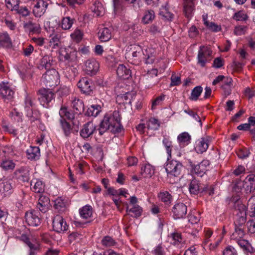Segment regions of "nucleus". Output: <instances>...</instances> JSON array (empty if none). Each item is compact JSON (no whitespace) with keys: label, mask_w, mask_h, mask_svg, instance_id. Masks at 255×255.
Masks as SVG:
<instances>
[{"label":"nucleus","mask_w":255,"mask_h":255,"mask_svg":"<svg viewBox=\"0 0 255 255\" xmlns=\"http://www.w3.org/2000/svg\"><path fill=\"white\" fill-rule=\"evenodd\" d=\"M235 241L245 252L251 253L254 252V248L251 246L248 241L243 239L242 238Z\"/></svg>","instance_id":"31"},{"label":"nucleus","mask_w":255,"mask_h":255,"mask_svg":"<svg viewBox=\"0 0 255 255\" xmlns=\"http://www.w3.org/2000/svg\"><path fill=\"white\" fill-rule=\"evenodd\" d=\"M245 228L235 226V231L231 236L232 240L236 241L239 239H242L245 235Z\"/></svg>","instance_id":"38"},{"label":"nucleus","mask_w":255,"mask_h":255,"mask_svg":"<svg viewBox=\"0 0 255 255\" xmlns=\"http://www.w3.org/2000/svg\"><path fill=\"white\" fill-rule=\"evenodd\" d=\"M25 218L26 222L29 226L36 227L40 224L39 218L33 212L26 213Z\"/></svg>","instance_id":"20"},{"label":"nucleus","mask_w":255,"mask_h":255,"mask_svg":"<svg viewBox=\"0 0 255 255\" xmlns=\"http://www.w3.org/2000/svg\"><path fill=\"white\" fill-rule=\"evenodd\" d=\"M183 169L184 166L180 161L167 159L165 170L170 183L173 184L178 181Z\"/></svg>","instance_id":"2"},{"label":"nucleus","mask_w":255,"mask_h":255,"mask_svg":"<svg viewBox=\"0 0 255 255\" xmlns=\"http://www.w3.org/2000/svg\"><path fill=\"white\" fill-rule=\"evenodd\" d=\"M212 51L208 46L200 47L198 54V63L202 67H205L206 64L212 58Z\"/></svg>","instance_id":"5"},{"label":"nucleus","mask_w":255,"mask_h":255,"mask_svg":"<svg viewBox=\"0 0 255 255\" xmlns=\"http://www.w3.org/2000/svg\"><path fill=\"white\" fill-rule=\"evenodd\" d=\"M160 126V123L158 120L154 118H150L147 124L148 129L150 128L153 130H157Z\"/></svg>","instance_id":"54"},{"label":"nucleus","mask_w":255,"mask_h":255,"mask_svg":"<svg viewBox=\"0 0 255 255\" xmlns=\"http://www.w3.org/2000/svg\"><path fill=\"white\" fill-rule=\"evenodd\" d=\"M245 183L246 184L255 189V175L250 174L247 176L246 178Z\"/></svg>","instance_id":"59"},{"label":"nucleus","mask_w":255,"mask_h":255,"mask_svg":"<svg viewBox=\"0 0 255 255\" xmlns=\"http://www.w3.org/2000/svg\"><path fill=\"white\" fill-rule=\"evenodd\" d=\"M59 115L62 118L61 120L67 119L69 120H74V115L68 111L65 107H62L59 111Z\"/></svg>","instance_id":"41"},{"label":"nucleus","mask_w":255,"mask_h":255,"mask_svg":"<svg viewBox=\"0 0 255 255\" xmlns=\"http://www.w3.org/2000/svg\"><path fill=\"white\" fill-rule=\"evenodd\" d=\"M158 197L166 205H169L171 202L172 196L167 191L160 192L158 194Z\"/></svg>","instance_id":"44"},{"label":"nucleus","mask_w":255,"mask_h":255,"mask_svg":"<svg viewBox=\"0 0 255 255\" xmlns=\"http://www.w3.org/2000/svg\"><path fill=\"white\" fill-rule=\"evenodd\" d=\"M93 83L91 80L84 77L80 79L77 83L78 87L81 91L86 94H90L92 91Z\"/></svg>","instance_id":"14"},{"label":"nucleus","mask_w":255,"mask_h":255,"mask_svg":"<svg viewBox=\"0 0 255 255\" xmlns=\"http://www.w3.org/2000/svg\"><path fill=\"white\" fill-rule=\"evenodd\" d=\"M13 191V186L10 182L8 181H0V192L4 195H8Z\"/></svg>","instance_id":"26"},{"label":"nucleus","mask_w":255,"mask_h":255,"mask_svg":"<svg viewBox=\"0 0 255 255\" xmlns=\"http://www.w3.org/2000/svg\"><path fill=\"white\" fill-rule=\"evenodd\" d=\"M96 131V126L92 122H89L83 126L80 131V135L82 137L86 138L90 137Z\"/></svg>","instance_id":"15"},{"label":"nucleus","mask_w":255,"mask_h":255,"mask_svg":"<svg viewBox=\"0 0 255 255\" xmlns=\"http://www.w3.org/2000/svg\"><path fill=\"white\" fill-rule=\"evenodd\" d=\"M122 126L121 124V118L119 111H115L113 114H106L101 122L98 128L99 134L102 135L107 131L109 130L113 133L121 131Z\"/></svg>","instance_id":"1"},{"label":"nucleus","mask_w":255,"mask_h":255,"mask_svg":"<svg viewBox=\"0 0 255 255\" xmlns=\"http://www.w3.org/2000/svg\"><path fill=\"white\" fill-rule=\"evenodd\" d=\"M223 255H237V253L234 247L229 246L224 250Z\"/></svg>","instance_id":"64"},{"label":"nucleus","mask_w":255,"mask_h":255,"mask_svg":"<svg viewBox=\"0 0 255 255\" xmlns=\"http://www.w3.org/2000/svg\"><path fill=\"white\" fill-rule=\"evenodd\" d=\"M101 107L98 105H93L88 108L86 112L85 113V116L90 117L93 116L96 117L100 113L101 111Z\"/></svg>","instance_id":"35"},{"label":"nucleus","mask_w":255,"mask_h":255,"mask_svg":"<svg viewBox=\"0 0 255 255\" xmlns=\"http://www.w3.org/2000/svg\"><path fill=\"white\" fill-rule=\"evenodd\" d=\"M12 45V41L8 34L7 32L0 33V46L5 48H10Z\"/></svg>","instance_id":"25"},{"label":"nucleus","mask_w":255,"mask_h":255,"mask_svg":"<svg viewBox=\"0 0 255 255\" xmlns=\"http://www.w3.org/2000/svg\"><path fill=\"white\" fill-rule=\"evenodd\" d=\"M99 68V63L95 59H89L85 63V71L87 74L90 76L95 75Z\"/></svg>","instance_id":"12"},{"label":"nucleus","mask_w":255,"mask_h":255,"mask_svg":"<svg viewBox=\"0 0 255 255\" xmlns=\"http://www.w3.org/2000/svg\"><path fill=\"white\" fill-rule=\"evenodd\" d=\"M154 173V169L149 164H145L141 167L140 174L144 178L151 177Z\"/></svg>","instance_id":"34"},{"label":"nucleus","mask_w":255,"mask_h":255,"mask_svg":"<svg viewBox=\"0 0 255 255\" xmlns=\"http://www.w3.org/2000/svg\"><path fill=\"white\" fill-rule=\"evenodd\" d=\"M79 213L82 218L87 219L92 215V208L90 205H86L79 210Z\"/></svg>","instance_id":"39"},{"label":"nucleus","mask_w":255,"mask_h":255,"mask_svg":"<svg viewBox=\"0 0 255 255\" xmlns=\"http://www.w3.org/2000/svg\"><path fill=\"white\" fill-rule=\"evenodd\" d=\"M52 226L54 231L59 233L64 232L68 229V225L64 221L63 218L59 215L54 217Z\"/></svg>","instance_id":"8"},{"label":"nucleus","mask_w":255,"mask_h":255,"mask_svg":"<svg viewBox=\"0 0 255 255\" xmlns=\"http://www.w3.org/2000/svg\"><path fill=\"white\" fill-rule=\"evenodd\" d=\"M15 178L20 182H28L30 179V170L27 166H22L14 172Z\"/></svg>","instance_id":"7"},{"label":"nucleus","mask_w":255,"mask_h":255,"mask_svg":"<svg viewBox=\"0 0 255 255\" xmlns=\"http://www.w3.org/2000/svg\"><path fill=\"white\" fill-rule=\"evenodd\" d=\"M59 74L54 69L47 70L42 76V81L46 86L52 87L59 83Z\"/></svg>","instance_id":"4"},{"label":"nucleus","mask_w":255,"mask_h":255,"mask_svg":"<svg viewBox=\"0 0 255 255\" xmlns=\"http://www.w3.org/2000/svg\"><path fill=\"white\" fill-rule=\"evenodd\" d=\"M44 184L40 180H36L32 187V191L35 193H41L44 191Z\"/></svg>","instance_id":"53"},{"label":"nucleus","mask_w":255,"mask_h":255,"mask_svg":"<svg viewBox=\"0 0 255 255\" xmlns=\"http://www.w3.org/2000/svg\"><path fill=\"white\" fill-rule=\"evenodd\" d=\"M55 94L51 89L42 88L38 91V100L41 105L48 108L50 104L54 101Z\"/></svg>","instance_id":"3"},{"label":"nucleus","mask_w":255,"mask_h":255,"mask_svg":"<svg viewBox=\"0 0 255 255\" xmlns=\"http://www.w3.org/2000/svg\"><path fill=\"white\" fill-rule=\"evenodd\" d=\"M71 107L75 114H82L84 110V105L83 101L79 98L73 97L71 99Z\"/></svg>","instance_id":"16"},{"label":"nucleus","mask_w":255,"mask_h":255,"mask_svg":"<svg viewBox=\"0 0 255 255\" xmlns=\"http://www.w3.org/2000/svg\"><path fill=\"white\" fill-rule=\"evenodd\" d=\"M50 203L49 198L44 195L40 196L36 208L42 213H45L48 209Z\"/></svg>","instance_id":"19"},{"label":"nucleus","mask_w":255,"mask_h":255,"mask_svg":"<svg viewBox=\"0 0 255 255\" xmlns=\"http://www.w3.org/2000/svg\"><path fill=\"white\" fill-rule=\"evenodd\" d=\"M169 8L168 2H166L164 5L162 6L159 12V14L164 17L165 19L171 20L173 18L174 15L169 11Z\"/></svg>","instance_id":"33"},{"label":"nucleus","mask_w":255,"mask_h":255,"mask_svg":"<svg viewBox=\"0 0 255 255\" xmlns=\"http://www.w3.org/2000/svg\"><path fill=\"white\" fill-rule=\"evenodd\" d=\"M162 143L166 148V152L168 154L167 159L169 160L171 158L172 142L168 139L164 138Z\"/></svg>","instance_id":"50"},{"label":"nucleus","mask_w":255,"mask_h":255,"mask_svg":"<svg viewBox=\"0 0 255 255\" xmlns=\"http://www.w3.org/2000/svg\"><path fill=\"white\" fill-rule=\"evenodd\" d=\"M103 246L106 247L113 246L115 245V241L109 236L105 237L101 241Z\"/></svg>","instance_id":"57"},{"label":"nucleus","mask_w":255,"mask_h":255,"mask_svg":"<svg viewBox=\"0 0 255 255\" xmlns=\"http://www.w3.org/2000/svg\"><path fill=\"white\" fill-rule=\"evenodd\" d=\"M187 207L182 203L176 204L172 208V212L175 219L184 218L187 214Z\"/></svg>","instance_id":"9"},{"label":"nucleus","mask_w":255,"mask_h":255,"mask_svg":"<svg viewBox=\"0 0 255 255\" xmlns=\"http://www.w3.org/2000/svg\"><path fill=\"white\" fill-rule=\"evenodd\" d=\"M232 86V79L230 77H227L226 80L224 81V84L221 87L224 90L225 95L226 96L231 94Z\"/></svg>","instance_id":"32"},{"label":"nucleus","mask_w":255,"mask_h":255,"mask_svg":"<svg viewBox=\"0 0 255 255\" xmlns=\"http://www.w3.org/2000/svg\"><path fill=\"white\" fill-rule=\"evenodd\" d=\"M123 0H113L115 11L119 12L123 10Z\"/></svg>","instance_id":"62"},{"label":"nucleus","mask_w":255,"mask_h":255,"mask_svg":"<svg viewBox=\"0 0 255 255\" xmlns=\"http://www.w3.org/2000/svg\"><path fill=\"white\" fill-rule=\"evenodd\" d=\"M66 201L61 197H58L54 200V208L58 212H63L66 209Z\"/></svg>","instance_id":"37"},{"label":"nucleus","mask_w":255,"mask_h":255,"mask_svg":"<svg viewBox=\"0 0 255 255\" xmlns=\"http://www.w3.org/2000/svg\"><path fill=\"white\" fill-rule=\"evenodd\" d=\"M171 237L174 241V245L179 246L180 244H181V245L184 244V241L182 237L181 233L178 232L173 233L171 234Z\"/></svg>","instance_id":"49"},{"label":"nucleus","mask_w":255,"mask_h":255,"mask_svg":"<svg viewBox=\"0 0 255 255\" xmlns=\"http://www.w3.org/2000/svg\"><path fill=\"white\" fill-rule=\"evenodd\" d=\"M118 76L122 79H128L131 77V71L124 65L120 64L117 69Z\"/></svg>","instance_id":"21"},{"label":"nucleus","mask_w":255,"mask_h":255,"mask_svg":"<svg viewBox=\"0 0 255 255\" xmlns=\"http://www.w3.org/2000/svg\"><path fill=\"white\" fill-rule=\"evenodd\" d=\"M60 37L59 34L51 35L49 39L50 45L53 46V47L55 46H58L60 41Z\"/></svg>","instance_id":"60"},{"label":"nucleus","mask_w":255,"mask_h":255,"mask_svg":"<svg viewBox=\"0 0 255 255\" xmlns=\"http://www.w3.org/2000/svg\"><path fill=\"white\" fill-rule=\"evenodd\" d=\"M49 0H36L33 8V13L36 17H40L46 11L49 4Z\"/></svg>","instance_id":"10"},{"label":"nucleus","mask_w":255,"mask_h":255,"mask_svg":"<svg viewBox=\"0 0 255 255\" xmlns=\"http://www.w3.org/2000/svg\"><path fill=\"white\" fill-rule=\"evenodd\" d=\"M205 25L208 29L213 32H218L221 30V27L220 25L216 24L213 22L206 21Z\"/></svg>","instance_id":"56"},{"label":"nucleus","mask_w":255,"mask_h":255,"mask_svg":"<svg viewBox=\"0 0 255 255\" xmlns=\"http://www.w3.org/2000/svg\"><path fill=\"white\" fill-rule=\"evenodd\" d=\"M99 39L102 42L109 41L112 37L111 28L104 27L98 32Z\"/></svg>","instance_id":"28"},{"label":"nucleus","mask_w":255,"mask_h":255,"mask_svg":"<svg viewBox=\"0 0 255 255\" xmlns=\"http://www.w3.org/2000/svg\"><path fill=\"white\" fill-rule=\"evenodd\" d=\"M127 213L134 218H138L141 215L142 209L138 205L129 207L127 206L126 208Z\"/></svg>","instance_id":"24"},{"label":"nucleus","mask_w":255,"mask_h":255,"mask_svg":"<svg viewBox=\"0 0 255 255\" xmlns=\"http://www.w3.org/2000/svg\"><path fill=\"white\" fill-rule=\"evenodd\" d=\"M189 190L191 194L194 195H197L199 193L203 192V189L201 188V184L196 179H193L190 182Z\"/></svg>","instance_id":"23"},{"label":"nucleus","mask_w":255,"mask_h":255,"mask_svg":"<svg viewBox=\"0 0 255 255\" xmlns=\"http://www.w3.org/2000/svg\"><path fill=\"white\" fill-rule=\"evenodd\" d=\"M74 19L71 18L69 16L63 18L61 21V27L65 30L69 29L73 23Z\"/></svg>","instance_id":"48"},{"label":"nucleus","mask_w":255,"mask_h":255,"mask_svg":"<svg viewBox=\"0 0 255 255\" xmlns=\"http://www.w3.org/2000/svg\"><path fill=\"white\" fill-rule=\"evenodd\" d=\"M53 62V58L51 56L46 55L40 60L38 68L40 70H43L44 69L48 70L51 69Z\"/></svg>","instance_id":"18"},{"label":"nucleus","mask_w":255,"mask_h":255,"mask_svg":"<svg viewBox=\"0 0 255 255\" xmlns=\"http://www.w3.org/2000/svg\"><path fill=\"white\" fill-rule=\"evenodd\" d=\"M83 34L79 29H76L71 34V37L76 42H79L82 38Z\"/></svg>","instance_id":"61"},{"label":"nucleus","mask_w":255,"mask_h":255,"mask_svg":"<svg viewBox=\"0 0 255 255\" xmlns=\"http://www.w3.org/2000/svg\"><path fill=\"white\" fill-rule=\"evenodd\" d=\"M208 140L205 138H201L198 140L195 147V150L198 153L205 152L208 148Z\"/></svg>","instance_id":"30"},{"label":"nucleus","mask_w":255,"mask_h":255,"mask_svg":"<svg viewBox=\"0 0 255 255\" xmlns=\"http://www.w3.org/2000/svg\"><path fill=\"white\" fill-rule=\"evenodd\" d=\"M23 27L25 31L29 32V34L39 33L40 32V27L39 24L29 20L25 22Z\"/></svg>","instance_id":"17"},{"label":"nucleus","mask_w":255,"mask_h":255,"mask_svg":"<svg viewBox=\"0 0 255 255\" xmlns=\"http://www.w3.org/2000/svg\"><path fill=\"white\" fill-rule=\"evenodd\" d=\"M14 92L8 83H3L0 86V96L5 102H8L13 97Z\"/></svg>","instance_id":"11"},{"label":"nucleus","mask_w":255,"mask_h":255,"mask_svg":"<svg viewBox=\"0 0 255 255\" xmlns=\"http://www.w3.org/2000/svg\"><path fill=\"white\" fill-rule=\"evenodd\" d=\"M203 88L198 86L195 87L192 91L189 99L192 101H197L202 92Z\"/></svg>","instance_id":"47"},{"label":"nucleus","mask_w":255,"mask_h":255,"mask_svg":"<svg viewBox=\"0 0 255 255\" xmlns=\"http://www.w3.org/2000/svg\"><path fill=\"white\" fill-rule=\"evenodd\" d=\"M155 13L153 10L150 9L145 11L144 16L142 18V21L144 24H148L154 19Z\"/></svg>","instance_id":"42"},{"label":"nucleus","mask_w":255,"mask_h":255,"mask_svg":"<svg viewBox=\"0 0 255 255\" xmlns=\"http://www.w3.org/2000/svg\"><path fill=\"white\" fill-rule=\"evenodd\" d=\"M194 1L195 0H184V11L187 17L191 16L194 9Z\"/></svg>","instance_id":"29"},{"label":"nucleus","mask_w":255,"mask_h":255,"mask_svg":"<svg viewBox=\"0 0 255 255\" xmlns=\"http://www.w3.org/2000/svg\"><path fill=\"white\" fill-rule=\"evenodd\" d=\"M62 128L64 134L66 136H70L72 128L69 123H67L65 119L60 120Z\"/></svg>","instance_id":"51"},{"label":"nucleus","mask_w":255,"mask_h":255,"mask_svg":"<svg viewBox=\"0 0 255 255\" xmlns=\"http://www.w3.org/2000/svg\"><path fill=\"white\" fill-rule=\"evenodd\" d=\"M142 54L141 47L139 45L133 44L127 47L125 57L133 62L139 59Z\"/></svg>","instance_id":"6"},{"label":"nucleus","mask_w":255,"mask_h":255,"mask_svg":"<svg viewBox=\"0 0 255 255\" xmlns=\"http://www.w3.org/2000/svg\"><path fill=\"white\" fill-rule=\"evenodd\" d=\"M135 96L134 93H132L130 92H127L126 93L122 95L121 96H118V99L119 100L121 99L123 101L124 103L125 104H131V100Z\"/></svg>","instance_id":"46"},{"label":"nucleus","mask_w":255,"mask_h":255,"mask_svg":"<svg viewBox=\"0 0 255 255\" xmlns=\"http://www.w3.org/2000/svg\"><path fill=\"white\" fill-rule=\"evenodd\" d=\"M15 165V162L12 160L5 158L2 159L0 167L4 171L11 172L14 169Z\"/></svg>","instance_id":"27"},{"label":"nucleus","mask_w":255,"mask_h":255,"mask_svg":"<svg viewBox=\"0 0 255 255\" xmlns=\"http://www.w3.org/2000/svg\"><path fill=\"white\" fill-rule=\"evenodd\" d=\"M251 216H253L254 218L252 220H249L248 223V230L249 232L253 234L255 233V212L253 213Z\"/></svg>","instance_id":"58"},{"label":"nucleus","mask_w":255,"mask_h":255,"mask_svg":"<svg viewBox=\"0 0 255 255\" xmlns=\"http://www.w3.org/2000/svg\"><path fill=\"white\" fill-rule=\"evenodd\" d=\"M5 1L7 8L11 9V10L18 9L19 0H5Z\"/></svg>","instance_id":"55"},{"label":"nucleus","mask_w":255,"mask_h":255,"mask_svg":"<svg viewBox=\"0 0 255 255\" xmlns=\"http://www.w3.org/2000/svg\"><path fill=\"white\" fill-rule=\"evenodd\" d=\"M1 152L6 158V157H9L12 155L13 149L11 146H5L1 148Z\"/></svg>","instance_id":"63"},{"label":"nucleus","mask_w":255,"mask_h":255,"mask_svg":"<svg viewBox=\"0 0 255 255\" xmlns=\"http://www.w3.org/2000/svg\"><path fill=\"white\" fill-rule=\"evenodd\" d=\"M25 109L27 111V115L30 117L31 116L32 112L30 108L32 107L34 105L33 100L31 96L27 95L24 101Z\"/></svg>","instance_id":"43"},{"label":"nucleus","mask_w":255,"mask_h":255,"mask_svg":"<svg viewBox=\"0 0 255 255\" xmlns=\"http://www.w3.org/2000/svg\"><path fill=\"white\" fill-rule=\"evenodd\" d=\"M246 222V215L243 212L242 215L237 213L236 220L234 222L235 226L240 228H245V224Z\"/></svg>","instance_id":"40"},{"label":"nucleus","mask_w":255,"mask_h":255,"mask_svg":"<svg viewBox=\"0 0 255 255\" xmlns=\"http://www.w3.org/2000/svg\"><path fill=\"white\" fill-rule=\"evenodd\" d=\"M210 165V162L207 160H204L197 165H192L191 172L197 175L202 177L207 171V167Z\"/></svg>","instance_id":"13"},{"label":"nucleus","mask_w":255,"mask_h":255,"mask_svg":"<svg viewBox=\"0 0 255 255\" xmlns=\"http://www.w3.org/2000/svg\"><path fill=\"white\" fill-rule=\"evenodd\" d=\"M191 139L190 135L186 132L180 134L177 137L179 142L183 146L188 144Z\"/></svg>","instance_id":"45"},{"label":"nucleus","mask_w":255,"mask_h":255,"mask_svg":"<svg viewBox=\"0 0 255 255\" xmlns=\"http://www.w3.org/2000/svg\"><path fill=\"white\" fill-rule=\"evenodd\" d=\"M26 154L29 159L38 160L40 156V148L37 146H30L26 150Z\"/></svg>","instance_id":"22"},{"label":"nucleus","mask_w":255,"mask_h":255,"mask_svg":"<svg viewBox=\"0 0 255 255\" xmlns=\"http://www.w3.org/2000/svg\"><path fill=\"white\" fill-rule=\"evenodd\" d=\"M92 11L96 16L103 15L105 12V9L102 3L99 1H95L91 7Z\"/></svg>","instance_id":"36"},{"label":"nucleus","mask_w":255,"mask_h":255,"mask_svg":"<svg viewBox=\"0 0 255 255\" xmlns=\"http://www.w3.org/2000/svg\"><path fill=\"white\" fill-rule=\"evenodd\" d=\"M248 17L247 13L243 10L235 12L233 16V18L237 21H246Z\"/></svg>","instance_id":"52"}]
</instances>
